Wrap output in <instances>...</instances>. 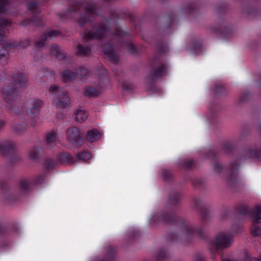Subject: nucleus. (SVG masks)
<instances>
[{
	"label": "nucleus",
	"instance_id": "f257e3e1",
	"mask_svg": "<svg viewBox=\"0 0 261 261\" xmlns=\"http://www.w3.org/2000/svg\"><path fill=\"white\" fill-rule=\"evenodd\" d=\"M13 82L5 86L2 90L3 98L5 101L6 107L13 112L20 111V106L17 90L14 87H24L28 80L22 73H17L13 76Z\"/></svg>",
	"mask_w": 261,
	"mask_h": 261
},
{
	"label": "nucleus",
	"instance_id": "9d476101",
	"mask_svg": "<svg viewBox=\"0 0 261 261\" xmlns=\"http://www.w3.org/2000/svg\"><path fill=\"white\" fill-rule=\"evenodd\" d=\"M16 147V144L10 140H3L0 141V152L6 153L13 150Z\"/></svg>",
	"mask_w": 261,
	"mask_h": 261
},
{
	"label": "nucleus",
	"instance_id": "5701e85b",
	"mask_svg": "<svg viewBox=\"0 0 261 261\" xmlns=\"http://www.w3.org/2000/svg\"><path fill=\"white\" fill-rule=\"evenodd\" d=\"M62 75L63 81L65 82L71 81L74 79V73L70 70H64Z\"/></svg>",
	"mask_w": 261,
	"mask_h": 261
},
{
	"label": "nucleus",
	"instance_id": "412c9836",
	"mask_svg": "<svg viewBox=\"0 0 261 261\" xmlns=\"http://www.w3.org/2000/svg\"><path fill=\"white\" fill-rule=\"evenodd\" d=\"M51 52L57 58L60 59L65 58V54L62 52L61 48L57 45L54 44L51 46Z\"/></svg>",
	"mask_w": 261,
	"mask_h": 261
},
{
	"label": "nucleus",
	"instance_id": "dca6fc26",
	"mask_svg": "<svg viewBox=\"0 0 261 261\" xmlns=\"http://www.w3.org/2000/svg\"><path fill=\"white\" fill-rule=\"evenodd\" d=\"M100 138V135L97 129H92L88 131L86 138L90 142L97 141Z\"/></svg>",
	"mask_w": 261,
	"mask_h": 261
},
{
	"label": "nucleus",
	"instance_id": "3c124183",
	"mask_svg": "<svg viewBox=\"0 0 261 261\" xmlns=\"http://www.w3.org/2000/svg\"><path fill=\"white\" fill-rule=\"evenodd\" d=\"M259 146H260V148L261 149V141H260V144H259Z\"/></svg>",
	"mask_w": 261,
	"mask_h": 261
},
{
	"label": "nucleus",
	"instance_id": "a19ab883",
	"mask_svg": "<svg viewBox=\"0 0 261 261\" xmlns=\"http://www.w3.org/2000/svg\"><path fill=\"white\" fill-rule=\"evenodd\" d=\"M128 50L130 53H133L134 50H135V47L132 44H128L127 45Z\"/></svg>",
	"mask_w": 261,
	"mask_h": 261
},
{
	"label": "nucleus",
	"instance_id": "ea45409f",
	"mask_svg": "<svg viewBox=\"0 0 261 261\" xmlns=\"http://www.w3.org/2000/svg\"><path fill=\"white\" fill-rule=\"evenodd\" d=\"M44 176L43 175H41L39 176L37 179L36 182L37 184H41L44 180Z\"/></svg>",
	"mask_w": 261,
	"mask_h": 261
},
{
	"label": "nucleus",
	"instance_id": "9b49d317",
	"mask_svg": "<svg viewBox=\"0 0 261 261\" xmlns=\"http://www.w3.org/2000/svg\"><path fill=\"white\" fill-rule=\"evenodd\" d=\"M58 139L57 136V133H56L53 130H50L48 132L46 135L45 138V141L46 144L48 146V148L53 147L56 145V143L57 142Z\"/></svg>",
	"mask_w": 261,
	"mask_h": 261
},
{
	"label": "nucleus",
	"instance_id": "aec40b11",
	"mask_svg": "<svg viewBox=\"0 0 261 261\" xmlns=\"http://www.w3.org/2000/svg\"><path fill=\"white\" fill-rule=\"evenodd\" d=\"M41 151V149L39 147L33 148L29 151L28 156L32 160H36L40 156Z\"/></svg>",
	"mask_w": 261,
	"mask_h": 261
},
{
	"label": "nucleus",
	"instance_id": "de8ad7c7",
	"mask_svg": "<svg viewBox=\"0 0 261 261\" xmlns=\"http://www.w3.org/2000/svg\"><path fill=\"white\" fill-rule=\"evenodd\" d=\"M124 34L123 32H122L120 30H118L117 32L116 33V35L118 36H122V35Z\"/></svg>",
	"mask_w": 261,
	"mask_h": 261
},
{
	"label": "nucleus",
	"instance_id": "393cba45",
	"mask_svg": "<svg viewBox=\"0 0 261 261\" xmlns=\"http://www.w3.org/2000/svg\"><path fill=\"white\" fill-rule=\"evenodd\" d=\"M59 160L63 163H72L73 159L71 156L66 153H61L59 156Z\"/></svg>",
	"mask_w": 261,
	"mask_h": 261
},
{
	"label": "nucleus",
	"instance_id": "6ab92c4d",
	"mask_svg": "<svg viewBox=\"0 0 261 261\" xmlns=\"http://www.w3.org/2000/svg\"><path fill=\"white\" fill-rule=\"evenodd\" d=\"M260 223L252 222L250 227V232L252 236L258 237L261 236Z\"/></svg>",
	"mask_w": 261,
	"mask_h": 261
},
{
	"label": "nucleus",
	"instance_id": "f704fd0d",
	"mask_svg": "<svg viewBox=\"0 0 261 261\" xmlns=\"http://www.w3.org/2000/svg\"><path fill=\"white\" fill-rule=\"evenodd\" d=\"M66 15L68 17H73L79 15L75 8H70L67 12Z\"/></svg>",
	"mask_w": 261,
	"mask_h": 261
},
{
	"label": "nucleus",
	"instance_id": "e433bc0d",
	"mask_svg": "<svg viewBox=\"0 0 261 261\" xmlns=\"http://www.w3.org/2000/svg\"><path fill=\"white\" fill-rule=\"evenodd\" d=\"M178 196L177 195L171 196L170 198L169 201L171 204H176L178 202Z\"/></svg>",
	"mask_w": 261,
	"mask_h": 261
},
{
	"label": "nucleus",
	"instance_id": "f3484780",
	"mask_svg": "<svg viewBox=\"0 0 261 261\" xmlns=\"http://www.w3.org/2000/svg\"><path fill=\"white\" fill-rule=\"evenodd\" d=\"M103 51L105 54L107 55L110 60L114 62H117L119 60L118 56L114 53L113 48L110 47H105Z\"/></svg>",
	"mask_w": 261,
	"mask_h": 261
},
{
	"label": "nucleus",
	"instance_id": "0eeeda50",
	"mask_svg": "<svg viewBox=\"0 0 261 261\" xmlns=\"http://www.w3.org/2000/svg\"><path fill=\"white\" fill-rule=\"evenodd\" d=\"M106 33V29L103 27L98 28L94 27L91 31L86 32L83 37L86 39H99L103 37Z\"/></svg>",
	"mask_w": 261,
	"mask_h": 261
},
{
	"label": "nucleus",
	"instance_id": "20e7f679",
	"mask_svg": "<svg viewBox=\"0 0 261 261\" xmlns=\"http://www.w3.org/2000/svg\"><path fill=\"white\" fill-rule=\"evenodd\" d=\"M43 105L42 101L37 98L29 99L25 104V113L31 116L36 115Z\"/></svg>",
	"mask_w": 261,
	"mask_h": 261
},
{
	"label": "nucleus",
	"instance_id": "72a5a7b5",
	"mask_svg": "<svg viewBox=\"0 0 261 261\" xmlns=\"http://www.w3.org/2000/svg\"><path fill=\"white\" fill-rule=\"evenodd\" d=\"M56 165V162L50 159L46 160L45 162V166L48 169L54 168Z\"/></svg>",
	"mask_w": 261,
	"mask_h": 261
},
{
	"label": "nucleus",
	"instance_id": "c85d7f7f",
	"mask_svg": "<svg viewBox=\"0 0 261 261\" xmlns=\"http://www.w3.org/2000/svg\"><path fill=\"white\" fill-rule=\"evenodd\" d=\"M30 185L28 180H22L20 182V190L24 193L27 192L30 189Z\"/></svg>",
	"mask_w": 261,
	"mask_h": 261
},
{
	"label": "nucleus",
	"instance_id": "473e14b6",
	"mask_svg": "<svg viewBox=\"0 0 261 261\" xmlns=\"http://www.w3.org/2000/svg\"><path fill=\"white\" fill-rule=\"evenodd\" d=\"M77 74L80 79H83L88 75V71L85 68L81 67L77 71Z\"/></svg>",
	"mask_w": 261,
	"mask_h": 261
},
{
	"label": "nucleus",
	"instance_id": "603ef678",
	"mask_svg": "<svg viewBox=\"0 0 261 261\" xmlns=\"http://www.w3.org/2000/svg\"><path fill=\"white\" fill-rule=\"evenodd\" d=\"M255 261H261V260H259V259H257V260H255Z\"/></svg>",
	"mask_w": 261,
	"mask_h": 261
},
{
	"label": "nucleus",
	"instance_id": "ddd939ff",
	"mask_svg": "<svg viewBox=\"0 0 261 261\" xmlns=\"http://www.w3.org/2000/svg\"><path fill=\"white\" fill-rule=\"evenodd\" d=\"M250 217L252 222L261 223V206H255L252 211Z\"/></svg>",
	"mask_w": 261,
	"mask_h": 261
},
{
	"label": "nucleus",
	"instance_id": "2f4dec72",
	"mask_svg": "<svg viewBox=\"0 0 261 261\" xmlns=\"http://www.w3.org/2000/svg\"><path fill=\"white\" fill-rule=\"evenodd\" d=\"M77 158L80 160H82L83 161H88V160H89L91 158V154L89 152H83L80 153L77 155Z\"/></svg>",
	"mask_w": 261,
	"mask_h": 261
},
{
	"label": "nucleus",
	"instance_id": "09e8293b",
	"mask_svg": "<svg viewBox=\"0 0 261 261\" xmlns=\"http://www.w3.org/2000/svg\"><path fill=\"white\" fill-rule=\"evenodd\" d=\"M222 261H233L231 258L228 257H222Z\"/></svg>",
	"mask_w": 261,
	"mask_h": 261
},
{
	"label": "nucleus",
	"instance_id": "423d86ee",
	"mask_svg": "<svg viewBox=\"0 0 261 261\" xmlns=\"http://www.w3.org/2000/svg\"><path fill=\"white\" fill-rule=\"evenodd\" d=\"M56 103L60 109H66L70 105V97L67 92L62 91L56 97Z\"/></svg>",
	"mask_w": 261,
	"mask_h": 261
},
{
	"label": "nucleus",
	"instance_id": "c9c22d12",
	"mask_svg": "<svg viewBox=\"0 0 261 261\" xmlns=\"http://www.w3.org/2000/svg\"><path fill=\"white\" fill-rule=\"evenodd\" d=\"M6 3L7 0H0V14L6 10Z\"/></svg>",
	"mask_w": 261,
	"mask_h": 261
},
{
	"label": "nucleus",
	"instance_id": "6e6552de",
	"mask_svg": "<svg viewBox=\"0 0 261 261\" xmlns=\"http://www.w3.org/2000/svg\"><path fill=\"white\" fill-rule=\"evenodd\" d=\"M239 164L237 162H233L229 165L230 175L228 179V184L232 185L238 180L237 170Z\"/></svg>",
	"mask_w": 261,
	"mask_h": 261
},
{
	"label": "nucleus",
	"instance_id": "a878e982",
	"mask_svg": "<svg viewBox=\"0 0 261 261\" xmlns=\"http://www.w3.org/2000/svg\"><path fill=\"white\" fill-rule=\"evenodd\" d=\"M84 93L87 96L94 97L97 96L99 94V92L93 87H89L85 90Z\"/></svg>",
	"mask_w": 261,
	"mask_h": 261
},
{
	"label": "nucleus",
	"instance_id": "7c9ffc66",
	"mask_svg": "<svg viewBox=\"0 0 261 261\" xmlns=\"http://www.w3.org/2000/svg\"><path fill=\"white\" fill-rule=\"evenodd\" d=\"M63 91L60 87L56 86H51L48 89V91L50 94L54 95L56 94H59L61 91Z\"/></svg>",
	"mask_w": 261,
	"mask_h": 261
},
{
	"label": "nucleus",
	"instance_id": "7ed1b4c3",
	"mask_svg": "<svg viewBox=\"0 0 261 261\" xmlns=\"http://www.w3.org/2000/svg\"><path fill=\"white\" fill-rule=\"evenodd\" d=\"M215 242L217 249H224L230 247L232 245L233 240L230 234L221 232L216 236Z\"/></svg>",
	"mask_w": 261,
	"mask_h": 261
},
{
	"label": "nucleus",
	"instance_id": "cd10ccee",
	"mask_svg": "<svg viewBox=\"0 0 261 261\" xmlns=\"http://www.w3.org/2000/svg\"><path fill=\"white\" fill-rule=\"evenodd\" d=\"M8 56V50L3 46H0V62L2 63L7 61Z\"/></svg>",
	"mask_w": 261,
	"mask_h": 261
},
{
	"label": "nucleus",
	"instance_id": "4468645a",
	"mask_svg": "<svg viewBox=\"0 0 261 261\" xmlns=\"http://www.w3.org/2000/svg\"><path fill=\"white\" fill-rule=\"evenodd\" d=\"M58 34V32L56 31H51L48 32L47 34H45L39 41L36 42L35 47L37 48H40L44 45V42L48 38H51L52 37L57 36Z\"/></svg>",
	"mask_w": 261,
	"mask_h": 261
},
{
	"label": "nucleus",
	"instance_id": "a211bd4d",
	"mask_svg": "<svg viewBox=\"0 0 261 261\" xmlns=\"http://www.w3.org/2000/svg\"><path fill=\"white\" fill-rule=\"evenodd\" d=\"M55 72L52 70H49L47 69H42L40 70L38 74V76L41 79L44 80L45 78L48 79L49 76L51 77L53 76L54 78Z\"/></svg>",
	"mask_w": 261,
	"mask_h": 261
},
{
	"label": "nucleus",
	"instance_id": "8fccbe9b",
	"mask_svg": "<svg viewBox=\"0 0 261 261\" xmlns=\"http://www.w3.org/2000/svg\"><path fill=\"white\" fill-rule=\"evenodd\" d=\"M221 88H222V87L221 86L217 87L216 88V92H217V93L218 92L219 89H221Z\"/></svg>",
	"mask_w": 261,
	"mask_h": 261
},
{
	"label": "nucleus",
	"instance_id": "f03ea898",
	"mask_svg": "<svg viewBox=\"0 0 261 261\" xmlns=\"http://www.w3.org/2000/svg\"><path fill=\"white\" fill-rule=\"evenodd\" d=\"M79 11L82 14L80 15V17L76 21L78 24L82 27L90 20V16L94 15L95 14V6L93 2H87L82 4V6L79 8Z\"/></svg>",
	"mask_w": 261,
	"mask_h": 261
},
{
	"label": "nucleus",
	"instance_id": "a18cd8bd",
	"mask_svg": "<svg viewBox=\"0 0 261 261\" xmlns=\"http://www.w3.org/2000/svg\"><path fill=\"white\" fill-rule=\"evenodd\" d=\"M29 41L28 40H26L24 41V44H22L21 45V46L22 47H27V46L29 45Z\"/></svg>",
	"mask_w": 261,
	"mask_h": 261
},
{
	"label": "nucleus",
	"instance_id": "f8f14e48",
	"mask_svg": "<svg viewBox=\"0 0 261 261\" xmlns=\"http://www.w3.org/2000/svg\"><path fill=\"white\" fill-rule=\"evenodd\" d=\"M116 256V251L114 248L109 246L106 249L105 256L102 259L98 261H114Z\"/></svg>",
	"mask_w": 261,
	"mask_h": 261
},
{
	"label": "nucleus",
	"instance_id": "b1692460",
	"mask_svg": "<svg viewBox=\"0 0 261 261\" xmlns=\"http://www.w3.org/2000/svg\"><path fill=\"white\" fill-rule=\"evenodd\" d=\"M76 53L77 54L83 56L89 55L91 53L90 49L87 46H83L82 45H78Z\"/></svg>",
	"mask_w": 261,
	"mask_h": 261
},
{
	"label": "nucleus",
	"instance_id": "bb28decb",
	"mask_svg": "<svg viewBox=\"0 0 261 261\" xmlns=\"http://www.w3.org/2000/svg\"><path fill=\"white\" fill-rule=\"evenodd\" d=\"M168 256V254L164 249L159 250L155 254V257L159 261H162Z\"/></svg>",
	"mask_w": 261,
	"mask_h": 261
},
{
	"label": "nucleus",
	"instance_id": "c03bdc74",
	"mask_svg": "<svg viewBox=\"0 0 261 261\" xmlns=\"http://www.w3.org/2000/svg\"><path fill=\"white\" fill-rule=\"evenodd\" d=\"M192 161L187 162L185 164V166L186 168H189L190 167V166L192 165Z\"/></svg>",
	"mask_w": 261,
	"mask_h": 261
},
{
	"label": "nucleus",
	"instance_id": "4c0bfd02",
	"mask_svg": "<svg viewBox=\"0 0 261 261\" xmlns=\"http://www.w3.org/2000/svg\"><path fill=\"white\" fill-rule=\"evenodd\" d=\"M25 128L21 126L20 124H17L15 126L14 129L17 133H20Z\"/></svg>",
	"mask_w": 261,
	"mask_h": 261
},
{
	"label": "nucleus",
	"instance_id": "2eb2a0df",
	"mask_svg": "<svg viewBox=\"0 0 261 261\" xmlns=\"http://www.w3.org/2000/svg\"><path fill=\"white\" fill-rule=\"evenodd\" d=\"M73 117L75 121L82 122L87 118L88 114L85 110L77 109L74 112Z\"/></svg>",
	"mask_w": 261,
	"mask_h": 261
},
{
	"label": "nucleus",
	"instance_id": "58836bf2",
	"mask_svg": "<svg viewBox=\"0 0 261 261\" xmlns=\"http://www.w3.org/2000/svg\"><path fill=\"white\" fill-rule=\"evenodd\" d=\"M9 23V22L6 19H0V25L2 27H5L7 26Z\"/></svg>",
	"mask_w": 261,
	"mask_h": 261
},
{
	"label": "nucleus",
	"instance_id": "37998d69",
	"mask_svg": "<svg viewBox=\"0 0 261 261\" xmlns=\"http://www.w3.org/2000/svg\"><path fill=\"white\" fill-rule=\"evenodd\" d=\"M215 169L216 171H217L218 172H219L220 169H222V166L219 164H217L215 166Z\"/></svg>",
	"mask_w": 261,
	"mask_h": 261
},
{
	"label": "nucleus",
	"instance_id": "79ce46f5",
	"mask_svg": "<svg viewBox=\"0 0 261 261\" xmlns=\"http://www.w3.org/2000/svg\"><path fill=\"white\" fill-rule=\"evenodd\" d=\"M5 125V122L3 120H0V130H2Z\"/></svg>",
	"mask_w": 261,
	"mask_h": 261
},
{
	"label": "nucleus",
	"instance_id": "4be33fe9",
	"mask_svg": "<svg viewBox=\"0 0 261 261\" xmlns=\"http://www.w3.org/2000/svg\"><path fill=\"white\" fill-rule=\"evenodd\" d=\"M245 155L247 158H249L254 157L261 158V149H254L253 148L249 149L246 151Z\"/></svg>",
	"mask_w": 261,
	"mask_h": 261
},
{
	"label": "nucleus",
	"instance_id": "c756f323",
	"mask_svg": "<svg viewBox=\"0 0 261 261\" xmlns=\"http://www.w3.org/2000/svg\"><path fill=\"white\" fill-rule=\"evenodd\" d=\"M166 68L164 66H161L156 70L151 72V75L153 77H157L162 76L165 72Z\"/></svg>",
	"mask_w": 261,
	"mask_h": 261
},
{
	"label": "nucleus",
	"instance_id": "1a4fd4ad",
	"mask_svg": "<svg viewBox=\"0 0 261 261\" xmlns=\"http://www.w3.org/2000/svg\"><path fill=\"white\" fill-rule=\"evenodd\" d=\"M195 232L193 227L189 225H184L180 228L181 236L185 240H188L193 236Z\"/></svg>",
	"mask_w": 261,
	"mask_h": 261
},
{
	"label": "nucleus",
	"instance_id": "39448f33",
	"mask_svg": "<svg viewBox=\"0 0 261 261\" xmlns=\"http://www.w3.org/2000/svg\"><path fill=\"white\" fill-rule=\"evenodd\" d=\"M68 141L73 145H79L82 142V135L79 128L71 127L66 130Z\"/></svg>",
	"mask_w": 261,
	"mask_h": 261
},
{
	"label": "nucleus",
	"instance_id": "49530a36",
	"mask_svg": "<svg viewBox=\"0 0 261 261\" xmlns=\"http://www.w3.org/2000/svg\"><path fill=\"white\" fill-rule=\"evenodd\" d=\"M5 41V36L2 33H0V41Z\"/></svg>",
	"mask_w": 261,
	"mask_h": 261
}]
</instances>
